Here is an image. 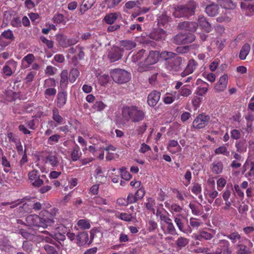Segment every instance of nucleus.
<instances>
[{
  "label": "nucleus",
  "instance_id": "obj_1",
  "mask_svg": "<svg viewBox=\"0 0 254 254\" xmlns=\"http://www.w3.org/2000/svg\"><path fill=\"white\" fill-rule=\"evenodd\" d=\"M42 217L36 214H30L26 217L27 226L34 230L40 228H46L54 223V216L48 211H42Z\"/></svg>",
  "mask_w": 254,
  "mask_h": 254
},
{
  "label": "nucleus",
  "instance_id": "obj_2",
  "mask_svg": "<svg viewBox=\"0 0 254 254\" xmlns=\"http://www.w3.org/2000/svg\"><path fill=\"white\" fill-rule=\"evenodd\" d=\"M183 59L176 54L167 51L160 53V62L169 72H177L181 69Z\"/></svg>",
  "mask_w": 254,
  "mask_h": 254
},
{
  "label": "nucleus",
  "instance_id": "obj_3",
  "mask_svg": "<svg viewBox=\"0 0 254 254\" xmlns=\"http://www.w3.org/2000/svg\"><path fill=\"white\" fill-rule=\"evenodd\" d=\"M122 117L127 123H138L145 119V112L135 105L125 106L122 110Z\"/></svg>",
  "mask_w": 254,
  "mask_h": 254
},
{
  "label": "nucleus",
  "instance_id": "obj_4",
  "mask_svg": "<svg viewBox=\"0 0 254 254\" xmlns=\"http://www.w3.org/2000/svg\"><path fill=\"white\" fill-rule=\"evenodd\" d=\"M218 247L215 251L211 250L208 247H199L196 249L195 252L197 253H205L206 254H232L233 251L231 247L230 242L226 239L219 240L218 242Z\"/></svg>",
  "mask_w": 254,
  "mask_h": 254
},
{
  "label": "nucleus",
  "instance_id": "obj_5",
  "mask_svg": "<svg viewBox=\"0 0 254 254\" xmlns=\"http://www.w3.org/2000/svg\"><path fill=\"white\" fill-rule=\"evenodd\" d=\"M196 4L194 1H190L185 5L178 6L173 13L176 17H188L192 15L195 11Z\"/></svg>",
  "mask_w": 254,
  "mask_h": 254
},
{
  "label": "nucleus",
  "instance_id": "obj_6",
  "mask_svg": "<svg viewBox=\"0 0 254 254\" xmlns=\"http://www.w3.org/2000/svg\"><path fill=\"white\" fill-rule=\"evenodd\" d=\"M146 56V53L144 63H142L140 65V72L149 70L151 68L150 65L157 63L159 60V51H151L148 55Z\"/></svg>",
  "mask_w": 254,
  "mask_h": 254
},
{
  "label": "nucleus",
  "instance_id": "obj_7",
  "mask_svg": "<svg viewBox=\"0 0 254 254\" xmlns=\"http://www.w3.org/2000/svg\"><path fill=\"white\" fill-rule=\"evenodd\" d=\"M253 244L245 237L235 245L237 254H251L252 253Z\"/></svg>",
  "mask_w": 254,
  "mask_h": 254
},
{
  "label": "nucleus",
  "instance_id": "obj_8",
  "mask_svg": "<svg viewBox=\"0 0 254 254\" xmlns=\"http://www.w3.org/2000/svg\"><path fill=\"white\" fill-rule=\"evenodd\" d=\"M110 74L113 80L119 84L126 83L130 78V74L129 72L120 68L113 69Z\"/></svg>",
  "mask_w": 254,
  "mask_h": 254
},
{
  "label": "nucleus",
  "instance_id": "obj_9",
  "mask_svg": "<svg viewBox=\"0 0 254 254\" xmlns=\"http://www.w3.org/2000/svg\"><path fill=\"white\" fill-rule=\"evenodd\" d=\"M30 185L35 188H39L44 185V180L46 179L45 175H41L40 172L37 170L30 171L28 174Z\"/></svg>",
  "mask_w": 254,
  "mask_h": 254
},
{
  "label": "nucleus",
  "instance_id": "obj_10",
  "mask_svg": "<svg viewBox=\"0 0 254 254\" xmlns=\"http://www.w3.org/2000/svg\"><path fill=\"white\" fill-rule=\"evenodd\" d=\"M51 205L49 202L43 201L42 202L36 201L30 202L29 203H24L23 204V208L24 210L28 213L32 212V210H34L35 211H46L45 209L51 207Z\"/></svg>",
  "mask_w": 254,
  "mask_h": 254
},
{
  "label": "nucleus",
  "instance_id": "obj_11",
  "mask_svg": "<svg viewBox=\"0 0 254 254\" xmlns=\"http://www.w3.org/2000/svg\"><path fill=\"white\" fill-rule=\"evenodd\" d=\"M44 87L46 88L44 91V96L47 99H49L51 97H54L57 93L55 88L56 81L54 78H49L44 81Z\"/></svg>",
  "mask_w": 254,
  "mask_h": 254
},
{
  "label": "nucleus",
  "instance_id": "obj_12",
  "mask_svg": "<svg viewBox=\"0 0 254 254\" xmlns=\"http://www.w3.org/2000/svg\"><path fill=\"white\" fill-rule=\"evenodd\" d=\"M195 39L194 34L190 33H179L174 38V43L177 45L191 43Z\"/></svg>",
  "mask_w": 254,
  "mask_h": 254
},
{
  "label": "nucleus",
  "instance_id": "obj_13",
  "mask_svg": "<svg viewBox=\"0 0 254 254\" xmlns=\"http://www.w3.org/2000/svg\"><path fill=\"white\" fill-rule=\"evenodd\" d=\"M209 121V116L205 113L199 114L193 121L192 127L196 129L203 128L207 126Z\"/></svg>",
  "mask_w": 254,
  "mask_h": 254
},
{
  "label": "nucleus",
  "instance_id": "obj_14",
  "mask_svg": "<svg viewBox=\"0 0 254 254\" xmlns=\"http://www.w3.org/2000/svg\"><path fill=\"white\" fill-rule=\"evenodd\" d=\"M52 120L48 121V125L51 127H56L64 124V119L60 114L59 109L55 107L52 110Z\"/></svg>",
  "mask_w": 254,
  "mask_h": 254
},
{
  "label": "nucleus",
  "instance_id": "obj_15",
  "mask_svg": "<svg viewBox=\"0 0 254 254\" xmlns=\"http://www.w3.org/2000/svg\"><path fill=\"white\" fill-rule=\"evenodd\" d=\"M17 66V62L14 60L11 59L7 61L2 69L3 77L6 78L11 76L13 73V70L16 69Z\"/></svg>",
  "mask_w": 254,
  "mask_h": 254
},
{
  "label": "nucleus",
  "instance_id": "obj_16",
  "mask_svg": "<svg viewBox=\"0 0 254 254\" xmlns=\"http://www.w3.org/2000/svg\"><path fill=\"white\" fill-rule=\"evenodd\" d=\"M198 66L197 62L194 59H191L188 61L187 65L184 70L181 73L182 77L192 73Z\"/></svg>",
  "mask_w": 254,
  "mask_h": 254
},
{
  "label": "nucleus",
  "instance_id": "obj_17",
  "mask_svg": "<svg viewBox=\"0 0 254 254\" xmlns=\"http://www.w3.org/2000/svg\"><path fill=\"white\" fill-rule=\"evenodd\" d=\"M228 82V76L227 74L222 75L219 81L214 86V89L216 92L224 91L227 88Z\"/></svg>",
  "mask_w": 254,
  "mask_h": 254
},
{
  "label": "nucleus",
  "instance_id": "obj_18",
  "mask_svg": "<svg viewBox=\"0 0 254 254\" xmlns=\"http://www.w3.org/2000/svg\"><path fill=\"white\" fill-rule=\"evenodd\" d=\"M67 100V92L66 91L60 90L57 95L56 105L58 109L63 108L66 104Z\"/></svg>",
  "mask_w": 254,
  "mask_h": 254
},
{
  "label": "nucleus",
  "instance_id": "obj_19",
  "mask_svg": "<svg viewBox=\"0 0 254 254\" xmlns=\"http://www.w3.org/2000/svg\"><path fill=\"white\" fill-rule=\"evenodd\" d=\"M122 57L121 49L118 47H115L109 52L108 58L111 62H114L121 59Z\"/></svg>",
  "mask_w": 254,
  "mask_h": 254
},
{
  "label": "nucleus",
  "instance_id": "obj_20",
  "mask_svg": "<svg viewBox=\"0 0 254 254\" xmlns=\"http://www.w3.org/2000/svg\"><path fill=\"white\" fill-rule=\"evenodd\" d=\"M146 51L141 49L136 54L133 55L132 57V61L135 63H137L138 67V71L140 72V67L141 64L144 63V59L145 58Z\"/></svg>",
  "mask_w": 254,
  "mask_h": 254
},
{
  "label": "nucleus",
  "instance_id": "obj_21",
  "mask_svg": "<svg viewBox=\"0 0 254 254\" xmlns=\"http://www.w3.org/2000/svg\"><path fill=\"white\" fill-rule=\"evenodd\" d=\"M45 163L53 167L59 166L60 162L58 156L55 152H51L45 157Z\"/></svg>",
  "mask_w": 254,
  "mask_h": 254
},
{
  "label": "nucleus",
  "instance_id": "obj_22",
  "mask_svg": "<svg viewBox=\"0 0 254 254\" xmlns=\"http://www.w3.org/2000/svg\"><path fill=\"white\" fill-rule=\"evenodd\" d=\"M68 75V71L66 69L62 70L60 74V87L61 90L66 91L69 81Z\"/></svg>",
  "mask_w": 254,
  "mask_h": 254
},
{
  "label": "nucleus",
  "instance_id": "obj_23",
  "mask_svg": "<svg viewBox=\"0 0 254 254\" xmlns=\"http://www.w3.org/2000/svg\"><path fill=\"white\" fill-rule=\"evenodd\" d=\"M179 27L181 29L194 32L196 30L198 24L195 22L184 21L180 23Z\"/></svg>",
  "mask_w": 254,
  "mask_h": 254
},
{
  "label": "nucleus",
  "instance_id": "obj_24",
  "mask_svg": "<svg viewBox=\"0 0 254 254\" xmlns=\"http://www.w3.org/2000/svg\"><path fill=\"white\" fill-rule=\"evenodd\" d=\"M95 0H83L80 5L79 12L80 15H83L88 9H90L96 3Z\"/></svg>",
  "mask_w": 254,
  "mask_h": 254
},
{
  "label": "nucleus",
  "instance_id": "obj_25",
  "mask_svg": "<svg viewBox=\"0 0 254 254\" xmlns=\"http://www.w3.org/2000/svg\"><path fill=\"white\" fill-rule=\"evenodd\" d=\"M89 240L88 234L86 232H82L78 233L77 235L76 243L79 246H82L85 244H90L89 243Z\"/></svg>",
  "mask_w": 254,
  "mask_h": 254
},
{
  "label": "nucleus",
  "instance_id": "obj_26",
  "mask_svg": "<svg viewBox=\"0 0 254 254\" xmlns=\"http://www.w3.org/2000/svg\"><path fill=\"white\" fill-rule=\"evenodd\" d=\"M161 229L165 234L172 235L176 234V230L172 221L166 223H161Z\"/></svg>",
  "mask_w": 254,
  "mask_h": 254
},
{
  "label": "nucleus",
  "instance_id": "obj_27",
  "mask_svg": "<svg viewBox=\"0 0 254 254\" xmlns=\"http://www.w3.org/2000/svg\"><path fill=\"white\" fill-rule=\"evenodd\" d=\"M197 24L198 25L207 32H209L212 31V26L203 16H200L198 17Z\"/></svg>",
  "mask_w": 254,
  "mask_h": 254
},
{
  "label": "nucleus",
  "instance_id": "obj_28",
  "mask_svg": "<svg viewBox=\"0 0 254 254\" xmlns=\"http://www.w3.org/2000/svg\"><path fill=\"white\" fill-rule=\"evenodd\" d=\"M72 228V223L70 219H62L61 220V226L57 229L63 232V231H70Z\"/></svg>",
  "mask_w": 254,
  "mask_h": 254
},
{
  "label": "nucleus",
  "instance_id": "obj_29",
  "mask_svg": "<svg viewBox=\"0 0 254 254\" xmlns=\"http://www.w3.org/2000/svg\"><path fill=\"white\" fill-rule=\"evenodd\" d=\"M159 101V92L155 90L148 96L147 102L150 106H155Z\"/></svg>",
  "mask_w": 254,
  "mask_h": 254
},
{
  "label": "nucleus",
  "instance_id": "obj_30",
  "mask_svg": "<svg viewBox=\"0 0 254 254\" xmlns=\"http://www.w3.org/2000/svg\"><path fill=\"white\" fill-rule=\"evenodd\" d=\"M214 234L215 233L212 234L205 231H202L199 234L195 236V239L200 241H202L203 240H210L214 237Z\"/></svg>",
  "mask_w": 254,
  "mask_h": 254
},
{
  "label": "nucleus",
  "instance_id": "obj_31",
  "mask_svg": "<svg viewBox=\"0 0 254 254\" xmlns=\"http://www.w3.org/2000/svg\"><path fill=\"white\" fill-rule=\"evenodd\" d=\"M81 155L82 153L79 146L77 144H75V146L72 148L70 153V158L72 161L75 162L81 158Z\"/></svg>",
  "mask_w": 254,
  "mask_h": 254
},
{
  "label": "nucleus",
  "instance_id": "obj_32",
  "mask_svg": "<svg viewBox=\"0 0 254 254\" xmlns=\"http://www.w3.org/2000/svg\"><path fill=\"white\" fill-rule=\"evenodd\" d=\"M212 172L215 175H218L222 172L223 169V165L221 161H215L211 167Z\"/></svg>",
  "mask_w": 254,
  "mask_h": 254
},
{
  "label": "nucleus",
  "instance_id": "obj_33",
  "mask_svg": "<svg viewBox=\"0 0 254 254\" xmlns=\"http://www.w3.org/2000/svg\"><path fill=\"white\" fill-rule=\"evenodd\" d=\"M1 165L3 168V171L6 173L15 174L14 172L12 171L11 166L10 162L7 160L5 156L1 157Z\"/></svg>",
  "mask_w": 254,
  "mask_h": 254
},
{
  "label": "nucleus",
  "instance_id": "obj_34",
  "mask_svg": "<svg viewBox=\"0 0 254 254\" xmlns=\"http://www.w3.org/2000/svg\"><path fill=\"white\" fill-rule=\"evenodd\" d=\"M178 229L181 232L184 233H190L192 232L191 229L190 227H185V225L183 221L179 218L175 217L174 219Z\"/></svg>",
  "mask_w": 254,
  "mask_h": 254
},
{
  "label": "nucleus",
  "instance_id": "obj_35",
  "mask_svg": "<svg viewBox=\"0 0 254 254\" xmlns=\"http://www.w3.org/2000/svg\"><path fill=\"white\" fill-rule=\"evenodd\" d=\"M223 235L229 239L232 244L235 245L237 244V242H240L243 238V237L236 231L232 232L228 235L223 234Z\"/></svg>",
  "mask_w": 254,
  "mask_h": 254
},
{
  "label": "nucleus",
  "instance_id": "obj_36",
  "mask_svg": "<svg viewBox=\"0 0 254 254\" xmlns=\"http://www.w3.org/2000/svg\"><path fill=\"white\" fill-rule=\"evenodd\" d=\"M219 7L217 4H211L207 5L205 9L206 13L209 16H215L218 13Z\"/></svg>",
  "mask_w": 254,
  "mask_h": 254
},
{
  "label": "nucleus",
  "instance_id": "obj_37",
  "mask_svg": "<svg viewBox=\"0 0 254 254\" xmlns=\"http://www.w3.org/2000/svg\"><path fill=\"white\" fill-rule=\"evenodd\" d=\"M221 5L225 9H234L236 7L238 0H221Z\"/></svg>",
  "mask_w": 254,
  "mask_h": 254
},
{
  "label": "nucleus",
  "instance_id": "obj_38",
  "mask_svg": "<svg viewBox=\"0 0 254 254\" xmlns=\"http://www.w3.org/2000/svg\"><path fill=\"white\" fill-rule=\"evenodd\" d=\"M202 224L203 222L201 219L191 217L190 218V225L188 227H190L191 230L197 229Z\"/></svg>",
  "mask_w": 254,
  "mask_h": 254
},
{
  "label": "nucleus",
  "instance_id": "obj_39",
  "mask_svg": "<svg viewBox=\"0 0 254 254\" xmlns=\"http://www.w3.org/2000/svg\"><path fill=\"white\" fill-rule=\"evenodd\" d=\"M241 7L246 10V14L247 15L252 16L254 14V5L248 4L246 2H241Z\"/></svg>",
  "mask_w": 254,
  "mask_h": 254
},
{
  "label": "nucleus",
  "instance_id": "obj_40",
  "mask_svg": "<svg viewBox=\"0 0 254 254\" xmlns=\"http://www.w3.org/2000/svg\"><path fill=\"white\" fill-rule=\"evenodd\" d=\"M250 49L251 47L250 44L248 43L244 44L240 50L239 58L242 60H245L250 51Z\"/></svg>",
  "mask_w": 254,
  "mask_h": 254
},
{
  "label": "nucleus",
  "instance_id": "obj_41",
  "mask_svg": "<svg viewBox=\"0 0 254 254\" xmlns=\"http://www.w3.org/2000/svg\"><path fill=\"white\" fill-rule=\"evenodd\" d=\"M53 22L56 24H62L65 25L66 21L65 20L64 15L60 13H56L52 19Z\"/></svg>",
  "mask_w": 254,
  "mask_h": 254
},
{
  "label": "nucleus",
  "instance_id": "obj_42",
  "mask_svg": "<svg viewBox=\"0 0 254 254\" xmlns=\"http://www.w3.org/2000/svg\"><path fill=\"white\" fill-rule=\"evenodd\" d=\"M189 243V239L184 237L180 236L178 237L175 242V244L178 249L181 250L185 247Z\"/></svg>",
  "mask_w": 254,
  "mask_h": 254
},
{
  "label": "nucleus",
  "instance_id": "obj_43",
  "mask_svg": "<svg viewBox=\"0 0 254 254\" xmlns=\"http://www.w3.org/2000/svg\"><path fill=\"white\" fill-rule=\"evenodd\" d=\"M118 17L117 13L112 12L106 15L104 18V20L107 24L112 25L117 20Z\"/></svg>",
  "mask_w": 254,
  "mask_h": 254
},
{
  "label": "nucleus",
  "instance_id": "obj_44",
  "mask_svg": "<svg viewBox=\"0 0 254 254\" xmlns=\"http://www.w3.org/2000/svg\"><path fill=\"white\" fill-rule=\"evenodd\" d=\"M35 59V58L33 54H28L22 59L21 61L22 64L24 65L26 63L27 64L25 65V68H28L33 63Z\"/></svg>",
  "mask_w": 254,
  "mask_h": 254
},
{
  "label": "nucleus",
  "instance_id": "obj_45",
  "mask_svg": "<svg viewBox=\"0 0 254 254\" xmlns=\"http://www.w3.org/2000/svg\"><path fill=\"white\" fill-rule=\"evenodd\" d=\"M79 75L80 72L77 68H71L69 73V81L71 83H74L76 81V79L78 77Z\"/></svg>",
  "mask_w": 254,
  "mask_h": 254
},
{
  "label": "nucleus",
  "instance_id": "obj_46",
  "mask_svg": "<svg viewBox=\"0 0 254 254\" xmlns=\"http://www.w3.org/2000/svg\"><path fill=\"white\" fill-rule=\"evenodd\" d=\"M208 83L204 82L202 85L197 87L195 92V94L199 96H203L208 91Z\"/></svg>",
  "mask_w": 254,
  "mask_h": 254
},
{
  "label": "nucleus",
  "instance_id": "obj_47",
  "mask_svg": "<svg viewBox=\"0 0 254 254\" xmlns=\"http://www.w3.org/2000/svg\"><path fill=\"white\" fill-rule=\"evenodd\" d=\"M233 192V187L232 184H228L222 193V197L224 200H229L231 193Z\"/></svg>",
  "mask_w": 254,
  "mask_h": 254
},
{
  "label": "nucleus",
  "instance_id": "obj_48",
  "mask_svg": "<svg viewBox=\"0 0 254 254\" xmlns=\"http://www.w3.org/2000/svg\"><path fill=\"white\" fill-rule=\"evenodd\" d=\"M214 153L216 155L222 154L226 156H229L230 152L228 151L227 148L224 145H222L214 150Z\"/></svg>",
  "mask_w": 254,
  "mask_h": 254
},
{
  "label": "nucleus",
  "instance_id": "obj_49",
  "mask_svg": "<svg viewBox=\"0 0 254 254\" xmlns=\"http://www.w3.org/2000/svg\"><path fill=\"white\" fill-rule=\"evenodd\" d=\"M77 225L82 230L89 229L91 227L90 221L87 219H79L77 222Z\"/></svg>",
  "mask_w": 254,
  "mask_h": 254
},
{
  "label": "nucleus",
  "instance_id": "obj_50",
  "mask_svg": "<svg viewBox=\"0 0 254 254\" xmlns=\"http://www.w3.org/2000/svg\"><path fill=\"white\" fill-rule=\"evenodd\" d=\"M61 137V135L59 134H52L48 138L47 144L50 145H53L58 143Z\"/></svg>",
  "mask_w": 254,
  "mask_h": 254
},
{
  "label": "nucleus",
  "instance_id": "obj_51",
  "mask_svg": "<svg viewBox=\"0 0 254 254\" xmlns=\"http://www.w3.org/2000/svg\"><path fill=\"white\" fill-rule=\"evenodd\" d=\"M106 105L101 101H96L93 105L92 108L97 112H101L104 110Z\"/></svg>",
  "mask_w": 254,
  "mask_h": 254
},
{
  "label": "nucleus",
  "instance_id": "obj_52",
  "mask_svg": "<svg viewBox=\"0 0 254 254\" xmlns=\"http://www.w3.org/2000/svg\"><path fill=\"white\" fill-rule=\"evenodd\" d=\"M190 208L191 209L192 214L198 216L201 214V211L200 206L193 203H190L189 205Z\"/></svg>",
  "mask_w": 254,
  "mask_h": 254
},
{
  "label": "nucleus",
  "instance_id": "obj_53",
  "mask_svg": "<svg viewBox=\"0 0 254 254\" xmlns=\"http://www.w3.org/2000/svg\"><path fill=\"white\" fill-rule=\"evenodd\" d=\"M0 36L5 39L8 40L10 41H12L14 39L13 33L10 29L4 30L2 32Z\"/></svg>",
  "mask_w": 254,
  "mask_h": 254
},
{
  "label": "nucleus",
  "instance_id": "obj_54",
  "mask_svg": "<svg viewBox=\"0 0 254 254\" xmlns=\"http://www.w3.org/2000/svg\"><path fill=\"white\" fill-rule=\"evenodd\" d=\"M122 46L127 50H130L136 47V43L131 41H123L122 42Z\"/></svg>",
  "mask_w": 254,
  "mask_h": 254
},
{
  "label": "nucleus",
  "instance_id": "obj_55",
  "mask_svg": "<svg viewBox=\"0 0 254 254\" xmlns=\"http://www.w3.org/2000/svg\"><path fill=\"white\" fill-rule=\"evenodd\" d=\"M19 233L21 234L24 238L29 240L32 239L33 236L34 235V233H32V231L29 232V230L23 229L19 230Z\"/></svg>",
  "mask_w": 254,
  "mask_h": 254
},
{
  "label": "nucleus",
  "instance_id": "obj_56",
  "mask_svg": "<svg viewBox=\"0 0 254 254\" xmlns=\"http://www.w3.org/2000/svg\"><path fill=\"white\" fill-rule=\"evenodd\" d=\"M191 93V91L187 87V85H184L179 91V96L188 97Z\"/></svg>",
  "mask_w": 254,
  "mask_h": 254
},
{
  "label": "nucleus",
  "instance_id": "obj_57",
  "mask_svg": "<svg viewBox=\"0 0 254 254\" xmlns=\"http://www.w3.org/2000/svg\"><path fill=\"white\" fill-rule=\"evenodd\" d=\"M64 234H64L58 230V233L51 234L50 236L56 240L64 241L65 240V236Z\"/></svg>",
  "mask_w": 254,
  "mask_h": 254
},
{
  "label": "nucleus",
  "instance_id": "obj_58",
  "mask_svg": "<svg viewBox=\"0 0 254 254\" xmlns=\"http://www.w3.org/2000/svg\"><path fill=\"white\" fill-rule=\"evenodd\" d=\"M191 191L193 194L195 195H198L201 193L202 191L201 185L197 183L193 184L191 189Z\"/></svg>",
  "mask_w": 254,
  "mask_h": 254
},
{
  "label": "nucleus",
  "instance_id": "obj_59",
  "mask_svg": "<svg viewBox=\"0 0 254 254\" xmlns=\"http://www.w3.org/2000/svg\"><path fill=\"white\" fill-rule=\"evenodd\" d=\"M57 39L58 41L59 44L63 47H68V43L66 37L63 35H60L57 36Z\"/></svg>",
  "mask_w": 254,
  "mask_h": 254
},
{
  "label": "nucleus",
  "instance_id": "obj_60",
  "mask_svg": "<svg viewBox=\"0 0 254 254\" xmlns=\"http://www.w3.org/2000/svg\"><path fill=\"white\" fill-rule=\"evenodd\" d=\"M235 147L236 148L237 151L239 153L244 152L247 150V147L244 146V143L242 141L236 142L235 143Z\"/></svg>",
  "mask_w": 254,
  "mask_h": 254
},
{
  "label": "nucleus",
  "instance_id": "obj_61",
  "mask_svg": "<svg viewBox=\"0 0 254 254\" xmlns=\"http://www.w3.org/2000/svg\"><path fill=\"white\" fill-rule=\"evenodd\" d=\"M117 217L120 219L127 222L131 221L132 218V216L131 214L125 212L120 213V215Z\"/></svg>",
  "mask_w": 254,
  "mask_h": 254
},
{
  "label": "nucleus",
  "instance_id": "obj_62",
  "mask_svg": "<svg viewBox=\"0 0 254 254\" xmlns=\"http://www.w3.org/2000/svg\"><path fill=\"white\" fill-rule=\"evenodd\" d=\"M147 129L146 123H143L141 125L138 126L136 127V132L139 135H142Z\"/></svg>",
  "mask_w": 254,
  "mask_h": 254
},
{
  "label": "nucleus",
  "instance_id": "obj_63",
  "mask_svg": "<svg viewBox=\"0 0 254 254\" xmlns=\"http://www.w3.org/2000/svg\"><path fill=\"white\" fill-rule=\"evenodd\" d=\"M230 134L231 137L235 140H238L241 137V131L237 129H232L230 131Z\"/></svg>",
  "mask_w": 254,
  "mask_h": 254
},
{
  "label": "nucleus",
  "instance_id": "obj_64",
  "mask_svg": "<svg viewBox=\"0 0 254 254\" xmlns=\"http://www.w3.org/2000/svg\"><path fill=\"white\" fill-rule=\"evenodd\" d=\"M44 248L48 254H59L58 252L53 246L46 244Z\"/></svg>",
  "mask_w": 254,
  "mask_h": 254
}]
</instances>
